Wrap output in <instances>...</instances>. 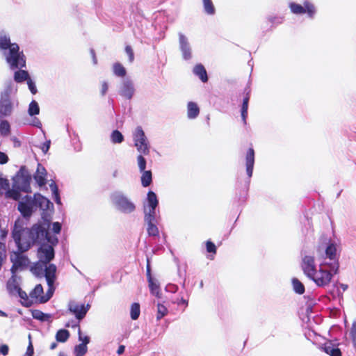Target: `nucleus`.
Here are the masks:
<instances>
[{
    "instance_id": "nucleus-1",
    "label": "nucleus",
    "mask_w": 356,
    "mask_h": 356,
    "mask_svg": "<svg viewBox=\"0 0 356 356\" xmlns=\"http://www.w3.org/2000/svg\"><path fill=\"white\" fill-rule=\"evenodd\" d=\"M49 227L48 222H43L34 225L31 229H24L17 222L15 224L13 232V237L18 250L21 252L27 250L30 246L35 243H41L47 240L50 245H42L38 252L40 261L43 264L49 262L54 257V252L52 247L57 239L48 236L47 229Z\"/></svg>"
},
{
    "instance_id": "nucleus-2",
    "label": "nucleus",
    "mask_w": 356,
    "mask_h": 356,
    "mask_svg": "<svg viewBox=\"0 0 356 356\" xmlns=\"http://www.w3.org/2000/svg\"><path fill=\"white\" fill-rule=\"evenodd\" d=\"M0 49L5 50L4 56L11 68H22L26 65V59L16 43H11L10 37L6 33H0Z\"/></svg>"
},
{
    "instance_id": "nucleus-3",
    "label": "nucleus",
    "mask_w": 356,
    "mask_h": 356,
    "mask_svg": "<svg viewBox=\"0 0 356 356\" xmlns=\"http://www.w3.org/2000/svg\"><path fill=\"white\" fill-rule=\"evenodd\" d=\"M30 181L31 175L29 172L24 167H22L13 178V189L8 190V186L6 189H4L6 191V196L15 200H18L20 195L17 190L29 192L30 190Z\"/></svg>"
},
{
    "instance_id": "nucleus-4",
    "label": "nucleus",
    "mask_w": 356,
    "mask_h": 356,
    "mask_svg": "<svg viewBox=\"0 0 356 356\" xmlns=\"http://www.w3.org/2000/svg\"><path fill=\"white\" fill-rule=\"evenodd\" d=\"M35 207H39L44 211L49 209L50 207H53V204L40 194L35 195L33 199L26 196L18 204V209L24 217L30 216Z\"/></svg>"
},
{
    "instance_id": "nucleus-5",
    "label": "nucleus",
    "mask_w": 356,
    "mask_h": 356,
    "mask_svg": "<svg viewBox=\"0 0 356 356\" xmlns=\"http://www.w3.org/2000/svg\"><path fill=\"white\" fill-rule=\"evenodd\" d=\"M254 165V150L252 147H250L246 152L245 155V168L246 173L248 175L247 179L245 181L243 189L239 192V194H236V198L239 204H243L245 202L248 195V191L249 189L250 184V178L252 176L253 168Z\"/></svg>"
},
{
    "instance_id": "nucleus-6",
    "label": "nucleus",
    "mask_w": 356,
    "mask_h": 356,
    "mask_svg": "<svg viewBox=\"0 0 356 356\" xmlns=\"http://www.w3.org/2000/svg\"><path fill=\"white\" fill-rule=\"evenodd\" d=\"M336 274L331 268H328L324 265V263H321L319 265V269L316 270L315 274L309 278L314 281L318 286L324 287L330 283L333 276Z\"/></svg>"
},
{
    "instance_id": "nucleus-7",
    "label": "nucleus",
    "mask_w": 356,
    "mask_h": 356,
    "mask_svg": "<svg viewBox=\"0 0 356 356\" xmlns=\"http://www.w3.org/2000/svg\"><path fill=\"white\" fill-rule=\"evenodd\" d=\"M133 140L137 151L141 154L149 155L150 152V144L145 134L140 126H138L134 134Z\"/></svg>"
},
{
    "instance_id": "nucleus-8",
    "label": "nucleus",
    "mask_w": 356,
    "mask_h": 356,
    "mask_svg": "<svg viewBox=\"0 0 356 356\" xmlns=\"http://www.w3.org/2000/svg\"><path fill=\"white\" fill-rule=\"evenodd\" d=\"M113 202L115 208L122 213L129 214L136 210L135 204L120 192L113 193Z\"/></svg>"
},
{
    "instance_id": "nucleus-9",
    "label": "nucleus",
    "mask_w": 356,
    "mask_h": 356,
    "mask_svg": "<svg viewBox=\"0 0 356 356\" xmlns=\"http://www.w3.org/2000/svg\"><path fill=\"white\" fill-rule=\"evenodd\" d=\"M325 258L324 259V265L328 268H331L334 273H339V262L337 257V246L334 243H330L325 250Z\"/></svg>"
},
{
    "instance_id": "nucleus-10",
    "label": "nucleus",
    "mask_w": 356,
    "mask_h": 356,
    "mask_svg": "<svg viewBox=\"0 0 356 356\" xmlns=\"http://www.w3.org/2000/svg\"><path fill=\"white\" fill-rule=\"evenodd\" d=\"M135 90L134 83L131 77L121 79L118 87V92L122 97L131 100L134 95Z\"/></svg>"
},
{
    "instance_id": "nucleus-11",
    "label": "nucleus",
    "mask_w": 356,
    "mask_h": 356,
    "mask_svg": "<svg viewBox=\"0 0 356 356\" xmlns=\"http://www.w3.org/2000/svg\"><path fill=\"white\" fill-rule=\"evenodd\" d=\"M289 8L291 9V13L296 15H302L305 13H307L308 16L310 18H313L315 13L316 9L313 4H312L308 1H305L304 2V6H302L300 4L291 2L289 3Z\"/></svg>"
},
{
    "instance_id": "nucleus-12",
    "label": "nucleus",
    "mask_w": 356,
    "mask_h": 356,
    "mask_svg": "<svg viewBox=\"0 0 356 356\" xmlns=\"http://www.w3.org/2000/svg\"><path fill=\"white\" fill-rule=\"evenodd\" d=\"M146 275H147L148 286H149L151 294H152L153 296H155L158 298H160L161 293H160L159 283L152 275L151 266H150V262H149V259L148 257L147 258Z\"/></svg>"
},
{
    "instance_id": "nucleus-13",
    "label": "nucleus",
    "mask_w": 356,
    "mask_h": 356,
    "mask_svg": "<svg viewBox=\"0 0 356 356\" xmlns=\"http://www.w3.org/2000/svg\"><path fill=\"white\" fill-rule=\"evenodd\" d=\"M179 49L182 57L185 60H188L192 58V49L187 37L182 33H179Z\"/></svg>"
},
{
    "instance_id": "nucleus-14",
    "label": "nucleus",
    "mask_w": 356,
    "mask_h": 356,
    "mask_svg": "<svg viewBox=\"0 0 356 356\" xmlns=\"http://www.w3.org/2000/svg\"><path fill=\"white\" fill-rule=\"evenodd\" d=\"M302 269L305 275L309 278L315 274L316 268L315 266L314 257L310 255H305L301 264Z\"/></svg>"
},
{
    "instance_id": "nucleus-15",
    "label": "nucleus",
    "mask_w": 356,
    "mask_h": 356,
    "mask_svg": "<svg viewBox=\"0 0 356 356\" xmlns=\"http://www.w3.org/2000/svg\"><path fill=\"white\" fill-rule=\"evenodd\" d=\"M10 260L13 262V271L22 269L24 267L27 266L29 263L28 258L19 252H13L10 256Z\"/></svg>"
},
{
    "instance_id": "nucleus-16",
    "label": "nucleus",
    "mask_w": 356,
    "mask_h": 356,
    "mask_svg": "<svg viewBox=\"0 0 356 356\" xmlns=\"http://www.w3.org/2000/svg\"><path fill=\"white\" fill-rule=\"evenodd\" d=\"M54 291V287H51V293L49 289L47 295H43V288L41 284H38L35 286V289L31 293V296L33 298L40 301V302H45L49 300L51 296H52Z\"/></svg>"
},
{
    "instance_id": "nucleus-17",
    "label": "nucleus",
    "mask_w": 356,
    "mask_h": 356,
    "mask_svg": "<svg viewBox=\"0 0 356 356\" xmlns=\"http://www.w3.org/2000/svg\"><path fill=\"white\" fill-rule=\"evenodd\" d=\"M79 340L81 342L74 348V354L76 356H83L88 350L87 345L90 342V338L88 336H83L81 330H79Z\"/></svg>"
},
{
    "instance_id": "nucleus-18",
    "label": "nucleus",
    "mask_w": 356,
    "mask_h": 356,
    "mask_svg": "<svg viewBox=\"0 0 356 356\" xmlns=\"http://www.w3.org/2000/svg\"><path fill=\"white\" fill-rule=\"evenodd\" d=\"M250 88L249 86H246L244 88L243 94L245 96L243 99V102L241 108V118L244 124H247V118H248V104L250 99Z\"/></svg>"
},
{
    "instance_id": "nucleus-19",
    "label": "nucleus",
    "mask_w": 356,
    "mask_h": 356,
    "mask_svg": "<svg viewBox=\"0 0 356 356\" xmlns=\"http://www.w3.org/2000/svg\"><path fill=\"white\" fill-rule=\"evenodd\" d=\"M12 111L13 105L9 99L8 94H3L0 99V114L7 116L11 114Z\"/></svg>"
},
{
    "instance_id": "nucleus-20",
    "label": "nucleus",
    "mask_w": 356,
    "mask_h": 356,
    "mask_svg": "<svg viewBox=\"0 0 356 356\" xmlns=\"http://www.w3.org/2000/svg\"><path fill=\"white\" fill-rule=\"evenodd\" d=\"M68 307L70 312L74 314L79 320L85 316L88 309V306L85 307L83 305H79L75 302H70Z\"/></svg>"
},
{
    "instance_id": "nucleus-21",
    "label": "nucleus",
    "mask_w": 356,
    "mask_h": 356,
    "mask_svg": "<svg viewBox=\"0 0 356 356\" xmlns=\"http://www.w3.org/2000/svg\"><path fill=\"white\" fill-rule=\"evenodd\" d=\"M44 271H45V278H46L47 284L49 287V290L51 291V287H54L53 284L56 280V267L54 264H49V266H47L45 267Z\"/></svg>"
},
{
    "instance_id": "nucleus-22",
    "label": "nucleus",
    "mask_w": 356,
    "mask_h": 356,
    "mask_svg": "<svg viewBox=\"0 0 356 356\" xmlns=\"http://www.w3.org/2000/svg\"><path fill=\"white\" fill-rule=\"evenodd\" d=\"M322 350L330 356H341V350L331 341L325 342L322 347Z\"/></svg>"
},
{
    "instance_id": "nucleus-23",
    "label": "nucleus",
    "mask_w": 356,
    "mask_h": 356,
    "mask_svg": "<svg viewBox=\"0 0 356 356\" xmlns=\"http://www.w3.org/2000/svg\"><path fill=\"white\" fill-rule=\"evenodd\" d=\"M113 74L121 79L129 77L127 76V69L120 62H115L113 64Z\"/></svg>"
},
{
    "instance_id": "nucleus-24",
    "label": "nucleus",
    "mask_w": 356,
    "mask_h": 356,
    "mask_svg": "<svg viewBox=\"0 0 356 356\" xmlns=\"http://www.w3.org/2000/svg\"><path fill=\"white\" fill-rule=\"evenodd\" d=\"M193 72L195 75L199 77V79L203 82L207 83L209 80L207 70L202 64H197L195 65L193 70Z\"/></svg>"
},
{
    "instance_id": "nucleus-25",
    "label": "nucleus",
    "mask_w": 356,
    "mask_h": 356,
    "mask_svg": "<svg viewBox=\"0 0 356 356\" xmlns=\"http://www.w3.org/2000/svg\"><path fill=\"white\" fill-rule=\"evenodd\" d=\"M144 205L147 208H157L159 206V200L156 194L152 191H149L147 194L146 201Z\"/></svg>"
},
{
    "instance_id": "nucleus-26",
    "label": "nucleus",
    "mask_w": 356,
    "mask_h": 356,
    "mask_svg": "<svg viewBox=\"0 0 356 356\" xmlns=\"http://www.w3.org/2000/svg\"><path fill=\"white\" fill-rule=\"evenodd\" d=\"M46 175L47 172L44 168L41 165H38L34 178L40 186H43L46 184Z\"/></svg>"
},
{
    "instance_id": "nucleus-27",
    "label": "nucleus",
    "mask_w": 356,
    "mask_h": 356,
    "mask_svg": "<svg viewBox=\"0 0 356 356\" xmlns=\"http://www.w3.org/2000/svg\"><path fill=\"white\" fill-rule=\"evenodd\" d=\"M187 108H188L187 115H188V118L189 119H195L198 116V115L200 113V109L196 103L193 102H189L188 103Z\"/></svg>"
},
{
    "instance_id": "nucleus-28",
    "label": "nucleus",
    "mask_w": 356,
    "mask_h": 356,
    "mask_svg": "<svg viewBox=\"0 0 356 356\" xmlns=\"http://www.w3.org/2000/svg\"><path fill=\"white\" fill-rule=\"evenodd\" d=\"M144 207V221H156V208H147L145 205Z\"/></svg>"
},
{
    "instance_id": "nucleus-29",
    "label": "nucleus",
    "mask_w": 356,
    "mask_h": 356,
    "mask_svg": "<svg viewBox=\"0 0 356 356\" xmlns=\"http://www.w3.org/2000/svg\"><path fill=\"white\" fill-rule=\"evenodd\" d=\"M141 176V184L143 187H148L152 183V173L151 170H146L140 172Z\"/></svg>"
},
{
    "instance_id": "nucleus-30",
    "label": "nucleus",
    "mask_w": 356,
    "mask_h": 356,
    "mask_svg": "<svg viewBox=\"0 0 356 356\" xmlns=\"http://www.w3.org/2000/svg\"><path fill=\"white\" fill-rule=\"evenodd\" d=\"M293 289L296 293L302 295L305 293V288L304 284L296 277L291 280Z\"/></svg>"
},
{
    "instance_id": "nucleus-31",
    "label": "nucleus",
    "mask_w": 356,
    "mask_h": 356,
    "mask_svg": "<svg viewBox=\"0 0 356 356\" xmlns=\"http://www.w3.org/2000/svg\"><path fill=\"white\" fill-rule=\"evenodd\" d=\"M147 225V232L149 236H158L159 232L156 221L145 222Z\"/></svg>"
},
{
    "instance_id": "nucleus-32",
    "label": "nucleus",
    "mask_w": 356,
    "mask_h": 356,
    "mask_svg": "<svg viewBox=\"0 0 356 356\" xmlns=\"http://www.w3.org/2000/svg\"><path fill=\"white\" fill-rule=\"evenodd\" d=\"M140 314V305L138 302H134L130 307V317L132 320H137Z\"/></svg>"
},
{
    "instance_id": "nucleus-33",
    "label": "nucleus",
    "mask_w": 356,
    "mask_h": 356,
    "mask_svg": "<svg viewBox=\"0 0 356 356\" xmlns=\"http://www.w3.org/2000/svg\"><path fill=\"white\" fill-rule=\"evenodd\" d=\"M338 284L339 285V287L343 290V291H346L348 288V286L347 284H343V283H339V282L337 281L333 284L334 289L330 291V293L332 296L337 295L338 297L342 298L343 294H342V292H341L340 289L337 287Z\"/></svg>"
},
{
    "instance_id": "nucleus-34",
    "label": "nucleus",
    "mask_w": 356,
    "mask_h": 356,
    "mask_svg": "<svg viewBox=\"0 0 356 356\" xmlns=\"http://www.w3.org/2000/svg\"><path fill=\"white\" fill-rule=\"evenodd\" d=\"M204 11L209 15H213L216 9L211 0H202Z\"/></svg>"
},
{
    "instance_id": "nucleus-35",
    "label": "nucleus",
    "mask_w": 356,
    "mask_h": 356,
    "mask_svg": "<svg viewBox=\"0 0 356 356\" xmlns=\"http://www.w3.org/2000/svg\"><path fill=\"white\" fill-rule=\"evenodd\" d=\"M69 337V332L65 329L59 330L56 334V339L58 342H65Z\"/></svg>"
},
{
    "instance_id": "nucleus-36",
    "label": "nucleus",
    "mask_w": 356,
    "mask_h": 356,
    "mask_svg": "<svg viewBox=\"0 0 356 356\" xmlns=\"http://www.w3.org/2000/svg\"><path fill=\"white\" fill-rule=\"evenodd\" d=\"M168 310L167 307L161 303L157 304V313H156V321H160L165 315H167Z\"/></svg>"
},
{
    "instance_id": "nucleus-37",
    "label": "nucleus",
    "mask_w": 356,
    "mask_h": 356,
    "mask_svg": "<svg viewBox=\"0 0 356 356\" xmlns=\"http://www.w3.org/2000/svg\"><path fill=\"white\" fill-rule=\"evenodd\" d=\"M14 79L17 82H22L23 81L29 79V74L25 70H19L15 73Z\"/></svg>"
},
{
    "instance_id": "nucleus-38",
    "label": "nucleus",
    "mask_w": 356,
    "mask_h": 356,
    "mask_svg": "<svg viewBox=\"0 0 356 356\" xmlns=\"http://www.w3.org/2000/svg\"><path fill=\"white\" fill-rule=\"evenodd\" d=\"M33 317L42 321H47L50 319V315L44 314L39 310H35L32 312Z\"/></svg>"
},
{
    "instance_id": "nucleus-39",
    "label": "nucleus",
    "mask_w": 356,
    "mask_h": 356,
    "mask_svg": "<svg viewBox=\"0 0 356 356\" xmlns=\"http://www.w3.org/2000/svg\"><path fill=\"white\" fill-rule=\"evenodd\" d=\"M28 112L29 114L31 116L39 113L40 108L37 102L33 100L31 102L29 106Z\"/></svg>"
},
{
    "instance_id": "nucleus-40",
    "label": "nucleus",
    "mask_w": 356,
    "mask_h": 356,
    "mask_svg": "<svg viewBox=\"0 0 356 356\" xmlns=\"http://www.w3.org/2000/svg\"><path fill=\"white\" fill-rule=\"evenodd\" d=\"M144 154H140L137 156L138 165L140 172L146 171L147 160L143 156Z\"/></svg>"
},
{
    "instance_id": "nucleus-41",
    "label": "nucleus",
    "mask_w": 356,
    "mask_h": 356,
    "mask_svg": "<svg viewBox=\"0 0 356 356\" xmlns=\"http://www.w3.org/2000/svg\"><path fill=\"white\" fill-rule=\"evenodd\" d=\"M124 140L122 134L118 129L113 130V143H122Z\"/></svg>"
},
{
    "instance_id": "nucleus-42",
    "label": "nucleus",
    "mask_w": 356,
    "mask_h": 356,
    "mask_svg": "<svg viewBox=\"0 0 356 356\" xmlns=\"http://www.w3.org/2000/svg\"><path fill=\"white\" fill-rule=\"evenodd\" d=\"M0 133L1 135L7 136L10 133V124L8 121H2L0 124Z\"/></svg>"
},
{
    "instance_id": "nucleus-43",
    "label": "nucleus",
    "mask_w": 356,
    "mask_h": 356,
    "mask_svg": "<svg viewBox=\"0 0 356 356\" xmlns=\"http://www.w3.org/2000/svg\"><path fill=\"white\" fill-rule=\"evenodd\" d=\"M50 188L52 191V194L54 195V199L56 202L57 204H60V199L58 195V190L57 186L54 183H51L50 185Z\"/></svg>"
},
{
    "instance_id": "nucleus-44",
    "label": "nucleus",
    "mask_w": 356,
    "mask_h": 356,
    "mask_svg": "<svg viewBox=\"0 0 356 356\" xmlns=\"http://www.w3.org/2000/svg\"><path fill=\"white\" fill-rule=\"evenodd\" d=\"M206 250L208 253L216 254L217 252V248L216 245L210 240H208L206 243Z\"/></svg>"
},
{
    "instance_id": "nucleus-45",
    "label": "nucleus",
    "mask_w": 356,
    "mask_h": 356,
    "mask_svg": "<svg viewBox=\"0 0 356 356\" xmlns=\"http://www.w3.org/2000/svg\"><path fill=\"white\" fill-rule=\"evenodd\" d=\"M124 51L128 56L129 63H132L134 60V52L132 47L130 45H127Z\"/></svg>"
},
{
    "instance_id": "nucleus-46",
    "label": "nucleus",
    "mask_w": 356,
    "mask_h": 356,
    "mask_svg": "<svg viewBox=\"0 0 356 356\" xmlns=\"http://www.w3.org/2000/svg\"><path fill=\"white\" fill-rule=\"evenodd\" d=\"M353 347L356 349V321H354L350 331Z\"/></svg>"
},
{
    "instance_id": "nucleus-47",
    "label": "nucleus",
    "mask_w": 356,
    "mask_h": 356,
    "mask_svg": "<svg viewBox=\"0 0 356 356\" xmlns=\"http://www.w3.org/2000/svg\"><path fill=\"white\" fill-rule=\"evenodd\" d=\"M33 274L39 276L43 273V265L41 263H37L31 268Z\"/></svg>"
},
{
    "instance_id": "nucleus-48",
    "label": "nucleus",
    "mask_w": 356,
    "mask_h": 356,
    "mask_svg": "<svg viewBox=\"0 0 356 356\" xmlns=\"http://www.w3.org/2000/svg\"><path fill=\"white\" fill-rule=\"evenodd\" d=\"M267 19L273 25H278L283 22V17L280 16H268Z\"/></svg>"
},
{
    "instance_id": "nucleus-49",
    "label": "nucleus",
    "mask_w": 356,
    "mask_h": 356,
    "mask_svg": "<svg viewBox=\"0 0 356 356\" xmlns=\"http://www.w3.org/2000/svg\"><path fill=\"white\" fill-rule=\"evenodd\" d=\"M29 343L27 347V350H26V352L24 356H33V353H34L33 346V344L31 341V335L29 336Z\"/></svg>"
},
{
    "instance_id": "nucleus-50",
    "label": "nucleus",
    "mask_w": 356,
    "mask_h": 356,
    "mask_svg": "<svg viewBox=\"0 0 356 356\" xmlns=\"http://www.w3.org/2000/svg\"><path fill=\"white\" fill-rule=\"evenodd\" d=\"M177 290H178L177 285L174 284H168L165 286V291L168 292H170L172 293H176L177 291Z\"/></svg>"
},
{
    "instance_id": "nucleus-51",
    "label": "nucleus",
    "mask_w": 356,
    "mask_h": 356,
    "mask_svg": "<svg viewBox=\"0 0 356 356\" xmlns=\"http://www.w3.org/2000/svg\"><path fill=\"white\" fill-rule=\"evenodd\" d=\"M9 186L8 181L0 175V189H6Z\"/></svg>"
},
{
    "instance_id": "nucleus-52",
    "label": "nucleus",
    "mask_w": 356,
    "mask_h": 356,
    "mask_svg": "<svg viewBox=\"0 0 356 356\" xmlns=\"http://www.w3.org/2000/svg\"><path fill=\"white\" fill-rule=\"evenodd\" d=\"M27 83L29 86V88L31 90V92L34 95L37 92V88L34 84V83L29 79L27 81Z\"/></svg>"
},
{
    "instance_id": "nucleus-53",
    "label": "nucleus",
    "mask_w": 356,
    "mask_h": 356,
    "mask_svg": "<svg viewBox=\"0 0 356 356\" xmlns=\"http://www.w3.org/2000/svg\"><path fill=\"white\" fill-rule=\"evenodd\" d=\"M52 229H53L54 232H55L56 234L59 233L61 229L60 224L58 222H54L52 225Z\"/></svg>"
},
{
    "instance_id": "nucleus-54",
    "label": "nucleus",
    "mask_w": 356,
    "mask_h": 356,
    "mask_svg": "<svg viewBox=\"0 0 356 356\" xmlns=\"http://www.w3.org/2000/svg\"><path fill=\"white\" fill-rule=\"evenodd\" d=\"M175 303H177L178 305H184L186 308V307H188V301L184 299L183 297H181L180 299H177Z\"/></svg>"
},
{
    "instance_id": "nucleus-55",
    "label": "nucleus",
    "mask_w": 356,
    "mask_h": 356,
    "mask_svg": "<svg viewBox=\"0 0 356 356\" xmlns=\"http://www.w3.org/2000/svg\"><path fill=\"white\" fill-rule=\"evenodd\" d=\"M8 346L7 345H2L0 346V353L6 355L8 353Z\"/></svg>"
},
{
    "instance_id": "nucleus-56",
    "label": "nucleus",
    "mask_w": 356,
    "mask_h": 356,
    "mask_svg": "<svg viewBox=\"0 0 356 356\" xmlns=\"http://www.w3.org/2000/svg\"><path fill=\"white\" fill-rule=\"evenodd\" d=\"M50 143H51L50 140H48L44 144H43V145L42 147V150L44 153H47V151L49 150V147H50Z\"/></svg>"
},
{
    "instance_id": "nucleus-57",
    "label": "nucleus",
    "mask_w": 356,
    "mask_h": 356,
    "mask_svg": "<svg viewBox=\"0 0 356 356\" xmlns=\"http://www.w3.org/2000/svg\"><path fill=\"white\" fill-rule=\"evenodd\" d=\"M8 161V156L2 152H0V163L4 164Z\"/></svg>"
},
{
    "instance_id": "nucleus-58",
    "label": "nucleus",
    "mask_w": 356,
    "mask_h": 356,
    "mask_svg": "<svg viewBox=\"0 0 356 356\" xmlns=\"http://www.w3.org/2000/svg\"><path fill=\"white\" fill-rule=\"evenodd\" d=\"M17 292L19 293V296L23 298V299H26L27 298V296H26V293L24 292V291H22L20 289H17Z\"/></svg>"
},
{
    "instance_id": "nucleus-59",
    "label": "nucleus",
    "mask_w": 356,
    "mask_h": 356,
    "mask_svg": "<svg viewBox=\"0 0 356 356\" xmlns=\"http://www.w3.org/2000/svg\"><path fill=\"white\" fill-rule=\"evenodd\" d=\"M124 350H125V346L124 345H120L118 347V349L117 350V353L118 355H121L124 352Z\"/></svg>"
},
{
    "instance_id": "nucleus-60",
    "label": "nucleus",
    "mask_w": 356,
    "mask_h": 356,
    "mask_svg": "<svg viewBox=\"0 0 356 356\" xmlns=\"http://www.w3.org/2000/svg\"><path fill=\"white\" fill-rule=\"evenodd\" d=\"M107 90H108L107 84L104 83L102 86V94H104Z\"/></svg>"
},
{
    "instance_id": "nucleus-61",
    "label": "nucleus",
    "mask_w": 356,
    "mask_h": 356,
    "mask_svg": "<svg viewBox=\"0 0 356 356\" xmlns=\"http://www.w3.org/2000/svg\"><path fill=\"white\" fill-rule=\"evenodd\" d=\"M181 286L183 289L186 288V275L184 276L183 282L181 283Z\"/></svg>"
},
{
    "instance_id": "nucleus-62",
    "label": "nucleus",
    "mask_w": 356,
    "mask_h": 356,
    "mask_svg": "<svg viewBox=\"0 0 356 356\" xmlns=\"http://www.w3.org/2000/svg\"><path fill=\"white\" fill-rule=\"evenodd\" d=\"M0 316L6 317L7 314L4 312L0 310Z\"/></svg>"
},
{
    "instance_id": "nucleus-63",
    "label": "nucleus",
    "mask_w": 356,
    "mask_h": 356,
    "mask_svg": "<svg viewBox=\"0 0 356 356\" xmlns=\"http://www.w3.org/2000/svg\"><path fill=\"white\" fill-rule=\"evenodd\" d=\"M91 54H92V56L94 63H96V58H95V56L94 51L92 50L91 51Z\"/></svg>"
},
{
    "instance_id": "nucleus-64",
    "label": "nucleus",
    "mask_w": 356,
    "mask_h": 356,
    "mask_svg": "<svg viewBox=\"0 0 356 356\" xmlns=\"http://www.w3.org/2000/svg\"><path fill=\"white\" fill-rule=\"evenodd\" d=\"M56 347V343H53L51 345V349H54Z\"/></svg>"
}]
</instances>
